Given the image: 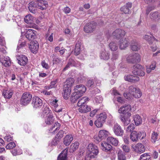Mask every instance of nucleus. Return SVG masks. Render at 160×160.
I'll use <instances>...</instances> for the list:
<instances>
[{
    "label": "nucleus",
    "instance_id": "1",
    "mask_svg": "<svg viewBox=\"0 0 160 160\" xmlns=\"http://www.w3.org/2000/svg\"><path fill=\"white\" fill-rule=\"evenodd\" d=\"M128 93H124L123 95L128 99H131L134 97L138 98L142 95V92L140 89L135 88L134 86H131L128 88Z\"/></svg>",
    "mask_w": 160,
    "mask_h": 160
},
{
    "label": "nucleus",
    "instance_id": "2",
    "mask_svg": "<svg viewBox=\"0 0 160 160\" xmlns=\"http://www.w3.org/2000/svg\"><path fill=\"white\" fill-rule=\"evenodd\" d=\"M144 132H138L134 131L130 135V139L133 142H137L138 139H142L145 137Z\"/></svg>",
    "mask_w": 160,
    "mask_h": 160
},
{
    "label": "nucleus",
    "instance_id": "3",
    "mask_svg": "<svg viewBox=\"0 0 160 160\" xmlns=\"http://www.w3.org/2000/svg\"><path fill=\"white\" fill-rule=\"evenodd\" d=\"M32 95L29 92L24 93L22 96L20 102L22 105H26L31 102L32 98Z\"/></svg>",
    "mask_w": 160,
    "mask_h": 160
},
{
    "label": "nucleus",
    "instance_id": "4",
    "mask_svg": "<svg viewBox=\"0 0 160 160\" xmlns=\"http://www.w3.org/2000/svg\"><path fill=\"white\" fill-rule=\"evenodd\" d=\"M132 73L136 75L143 76L145 74L143 68L139 64H136L133 67Z\"/></svg>",
    "mask_w": 160,
    "mask_h": 160
},
{
    "label": "nucleus",
    "instance_id": "5",
    "mask_svg": "<svg viewBox=\"0 0 160 160\" xmlns=\"http://www.w3.org/2000/svg\"><path fill=\"white\" fill-rule=\"evenodd\" d=\"M88 155H90L92 157H94L98 153L99 150L98 147L95 145L90 143L87 148Z\"/></svg>",
    "mask_w": 160,
    "mask_h": 160
},
{
    "label": "nucleus",
    "instance_id": "6",
    "mask_svg": "<svg viewBox=\"0 0 160 160\" xmlns=\"http://www.w3.org/2000/svg\"><path fill=\"white\" fill-rule=\"evenodd\" d=\"M97 26V23L93 21L87 23L84 28V30L86 33L93 32L95 30Z\"/></svg>",
    "mask_w": 160,
    "mask_h": 160
},
{
    "label": "nucleus",
    "instance_id": "7",
    "mask_svg": "<svg viewBox=\"0 0 160 160\" xmlns=\"http://www.w3.org/2000/svg\"><path fill=\"white\" fill-rule=\"evenodd\" d=\"M131 110V106L130 105H125L121 107L118 110V112L119 113L127 114L128 117H130L131 115L130 112Z\"/></svg>",
    "mask_w": 160,
    "mask_h": 160
},
{
    "label": "nucleus",
    "instance_id": "8",
    "mask_svg": "<svg viewBox=\"0 0 160 160\" xmlns=\"http://www.w3.org/2000/svg\"><path fill=\"white\" fill-rule=\"evenodd\" d=\"M126 32L125 31L121 29H117L112 33L113 37L117 39H121L125 36Z\"/></svg>",
    "mask_w": 160,
    "mask_h": 160
},
{
    "label": "nucleus",
    "instance_id": "9",
    "mask_svg": "<svg viewBox=\"0 0 160 160\" xmlns=\"http://www.w3.org/2000/svg\"><path fill=\"white\" fill-rule=\"evenodd\" d=\"M32 104L35 108H40L42 105V101L38 97H34L32 99Z\"/></svg>",
    "mask_w": 160,
    "mask_h": 160
},
{
    "label": "nucleus",
    "instance_id": "10",
    "mask_svg": "<svg viewBox=\"0 0 160 160\" xmlns=\"http://www.w3.org/2000/svg\"><path fill=\"white\" fill-rule=\"evenodd\" d=\"M29 48L32 52L33 53H36L39 48L38 42L36 41H32Z\"/></svg>",
    "mask_w": 160,
    "mask_h": 160
},
{
    "label": "nucleus",
    "instance_id": "11",
    "mask_svg": "<svg viewBox=\"0 0 160 160\" xmlns=\"http://www.w3.org/2000/svg\"><path fill=\"white\" fill-rule=\"evenodd\" d=\"M36 31L33 29H28L25 33L26 38L29 40L34 39L36 37Z\"/></svg>",
    "mask_w": 160,
    "mask_h": 160
},
{
    "label": "nucleus",
    "instance_id": "12",
    "mask_svg": "<svg viewBox=\"0 0 160 160\" xmlns=\"http://www.w3.org/2000/svg\"><path fill=\"white\" fill-rule=\"evenodd\" d=\"M17 59L18 63L21 66H25L27 64L28 62L27 58L23 55L17 56Z\"/></svg>",
    "mask_w": 160,
    "mask_h": 160
},
{
    "label": "nucleus",
    "instance_id": "13",
    "mask_svg": "<svg viewBox=\"0 0 160 160\" xmlns=\"http://www.w3.org/2000/svg\"><path fill=\"white\" fill-rule=\"evenodd\" d=\"M113 131L115 134L118 136H122L123 133V130L122 129L121 126L117 123L114 125Z\"/></svg>",
    "mask_w": 160,
    "mask_h": 160
},
{
    "label": "nucleus",
    "instance_id": "14",
    "mask_svg": "<svg viewBox=\"0 0 160 160\" xmlns=\"http://www.w3.org/2000/svg\"><path fill=\"white\" fill-rule=\"evenodd\" d=\"M124 79L126 81L133 83L136 82L139 80V77L136 75H128L124 77Z\"/></svg>",
    "mask_w": 160,
    "mask_h": 160
},
{
    "label": "nucleus",
    "instance_id": "15",
    "mask_svg": "<svg viewBox=\"0 0 160 160\" xmlns=\"http://www.w3.org/2000/svg\"><path fill=\"white\" fill-rule=\"evenodd\" d=\"M28 8L30 12L32 13L35 14L37 12V5L36 1H32L29 3Z\"/></svg>",
    "mask_w": 160,
    "mask_h": 160
},
{
    "label": "nucleus",
    "instance_id": "16",
    "mask_svg": "<svg viewBox=\"0 0 160 160\" xmlns=\"http://www.w3.org/2000/svg\"><path fill=\"white\" fill-rule=\"evenodd\" d=\"M133 150L137 153H141L145 151L144 146L142 143H138L132 147Z\"/></svg>",
    "mask_w": 160,
    "mask_h": 160
},
{
    "label": "nucleus",
    "instance_id": "17",
    "mask_svg": "<svg viewBox=\"0 0 160 160\" xmlns=\"http://www.w3.org/2000/svg\"><path fill=\"white\" fill-rule=\"evenodd\" d=\"M37 7L42 10L45 9L48 6V2L43 0H36Z\"/></svg>",
    "mask_w": 160,
    "mask_h": 160
},
{
    "label": "nucleus",
    "instance_id": "18",
    "mask_svg": "<svg viewBox=\"0 0 160 160\" xmlns=\"http://www.w3.org/2000/svg\"><path fill=\"white\" fill-rule=\"evenodd\" d=\"M75 92L81 94L82 96L86 90V88L83 85H77L74 88Z\"/></svg>",
    "mask_w": 160,
    "mask_h": 160
},
{
    "label": "nucleus",
    "instance_id": "19",
    "mask_svg": "<svg viewBox=\"0 0 160 160\" xmlns=\"http://www.w3.org/2000/svg\"><path fill=\"white\" fill-rule=\"evenodd\" d=\"M129 41L128 39L123 38L119 41V47L121 49H123L128 46Z\"/></svg>",
    "mask_w": 160,
    "mask_h": 160
},
{
    "label": "nucleus",
    "instance_id": "20",
    "mask_svg": "<svg viewBox=\"0 0 160 160\" xmlns=\"http://www.w3.org/2000/svg\"><path fill=\"white\" fill-rule=\"evenodd\" d=\"M110 53L105 49L102 50L100 53V57L101 59L107 60L110 58Z\"/></svg>",
    "mask_w": 160,
    "mask_h": 160
},
{
    "label": "nucleus",
    "instance_id": "21",
    "mask_svg": "<svg viewBox=\"0 0 160 160\" xmlns=\"http://www.w3.org/2000/svg\"><path fill=\"white\" fill-rule=\"evenodd\" d=\"M132 6V3L128 2L125 5L122 7L120 8V10L125 14H129L130 9L131 8Z\"/></svg>",
    "mask_w": 160,
    "mask_h": 160
},
{
    "label": "nucleus",
    "instance_id": "22",
    "mask_svg": "<svg viewBox=\"0 0 160 160\" xmlns=\"http://www.w3.org/2000/svg\"><path fill=\"white\" fill-rule=\"evenodd\" d=\"M0 61L2 65L6 67H9L11 65L10 59L8 56L4 57L3 60L0 59Z\"/></svg>",
    "mask_w": 160,
    "mask_h": 160
},
{
    "label": "nucleus",
    "instance_id": "23",
    "mask_svg": "<svg viewBox=\"0 0 160 160\" xmlns=\"http://www.w3.org/2000/svg\"><path fill=\"white\" fill-rule=\"evenodd\" d=\"M102 149L104 151L108 152L112 149V146L107 142H102L101 143Z\"/></svg>",
    "mask_w": 160,
    "mask_h": 160
},
{
    "label": "nucleus",
    "instance_id": "24",
    "mask_svg": "<svg viewBox=\"0 0 160 160\" xmlns=\"http://www.w3.org/2000/svg\"><path fill=\"white\" fill-rule=\"evenodd\" d=\"M73 139V138L71 135H67L64 138L63 143L66 146H68Z\"/></svg>",
    "mask_w": 160,
    "mask_h": 160
},
{
    "label": "nucleus",
    "instance_id": "25",
    "mask_svg": "<svg viewBox=\"0 0 160 160\" xmlns=\"http://www.w3.org/2000/svg\"><path fill=\"white\" fill-rule=\"evenodd\" d=\"M13 91L11 89L4 90L3 92V95L6 98L9 99L13 94Z\"/></svg>",
    "mask_w": 160,
    "mask_h": 160
},
{
    "label": "nucleus",
    "instance_id": "26",
    "mask_svg": "<svg viewBox=\"0 0 160 160\" xmlns=\"http://www.w3.org/2000/svg\"><path fill=\"white\" fill-rule=\"evenodd\" d=\"M68 149L66 148L59 154L58 158V160H66Z\"/></svg>",
    "mask_w": 160,
    "mask_h": 160
},
{
    "label": "nucleus",
    "instance_id": "27",
    "mask_svg": "<svg viewBox=\"0 0 160 160\" xmlns=\"http://www.w3.org/2000/svg\"><path fill=\"white\" fill-rule=\"evenodd\" d=\"M131 49L133 51H138L140 49V46L135 40H132L131 42Z\"/></svg>",
    "mask_w": 160,
    "mask_h": 160
},
{
    "label": "nucleus",
    "instance_id": "28",
    "mask_svg": "<svg viewBox=\"0 0 160 160\" xmlns=\"http://www.w3.org/2000/svg\"><path fill=\"white\" fill-rule=\"evenodd\" d=\"M144 39L147 41L150 44H152L153 43L155 42H158V40L154 37H152L148 35H145L144 37Z\"/></svg>",
    "mask_w": 160,
    "mask_h": 160
},
{
    "label": "nucleus",
    "instance_id": "29",
    "mask_svg": "<svg viewBox=\"0 0 160 160\" xmlns=\"http://www.w3.org/2000/svg\"><path fill=\"white\" fill-rule=\"evenodd\" d=\"M82 96L80 94L75 92L72 94L70 98L71 101L72 102L74 103L79 98Z\"/></svg>",
    "mask_w": 160,
    "mask_h": 160
},
{
    "label": "nucleus",
    "instance_id": "30",
    "mask_svg": "<svg viewBox=\"0 0 160 160\" xmlns=\"http://www.w3.org/2000/svg\"><path fill=\"white\" fill-rule=\"evenodd\" d=\"M78 111L81 113H86L91 111V108L86 104L80 106Z\"/></svg>",
    "mask_w": 160,
    "mask_h": 160
},
{
    "label": "nucleus",
    "instance_id": "31",
    "mask_svg": "<svg viewBox=\"0 0 160 160\" xmlns=\"http://www.w3.org/2000/svg\"><path fill=\"white\" fill-rule=\"evenodd\" d=\"M63 98L65 99H67L70 97L71 89L64 87L63 88Z\"/></svg>",
    "mask_w": 160,
    "mask_h": 160
},
{
    "label": "nucleus",
    "instance_id": "32",
    "mask_svg": "<svg viewBox=\"0 0 160 160\" xmlns=\"http://www.w3.org/2000/svg\"><path fill=\"white\" fill-rule=\"evenodd\" d=\"M60 126V124L59 123L56 122L50 128L49 131L54 134L56 132V131L59 129Z\"/></svg>",
    "mask_w": 160,
    "mask_h": 160
},
{
    "label": "nucleus",
    "instance_id": "33",
    "mask_svg": "<svg viewBox=\"0 0 160 160\" xmlns=\"http://www.w3.org/2000/svg\"><path fill=\"white\" fill-rule=\"evenodd\" d=\"M108 142L110 143L115 146H117L118 144V141L117 139L112 137H108L107 139Z\"/></svg>",
    "mask_w": 160,
    "mask_h": 160
},
{
    "label": "nucleus",
    "instance_id": "34",
    "mask_svg": "<svg viewBox=\"0 0 160 160\" xmlns=\"http://www.w3.org/2000/svg\"><path fill=\"white\" fill-rule=\"evenodd\" d=\"M109 46L110 49L113 51H116L118 48L117 42L116 41L111 42L109 44Z\"/></svg>",
    "mask_w": 160,
    "mask_h": 160
},
{
    "label": "nucleus",
    "instance_id": "35",
    "mask_svg": "<svg viewBox=\"0 0 160 160\" xmlns=\"http://www.w3.org/2000/svg\"><path fill=\"white\" fill-rule=\"evenodd\" d=\"M74 80L73 78H69L67 80L66 83L64 85V87L71 89V87L74 84Z\"/></svg>",
    "mask_w": 160,
    "mask_h": 160
},
{
    "label": "nucleus",
    "instance_id": "36",
    "mask_svg": "<svg viewBox=\"0 0 160 160\" xmlns=\"http://www.w3.org/2000/svg\"><path fill=\"white\" fill-rule=\"evenodd\" d=\"M89 98L87 97H84L79 99L78 103V106H81L84 105L85 103H87L89 101Z\"/></svg>",
    "mask_w": 160,
    "mask_h": 160
},
{
    "label": "nucleus",
    "instance_id": "37",
    "mask_svg": "<svg viewBox=\"0 0 160 160\" xmlns=\"http://www.w3.org/2000/svg\"><path fill=\"white\" fill-rule=\"evenodd\" d=\"M54 117L53 114L48 115L45 120L46 124L48 125H50L52 124L54 121Z\"/></svg>",
    "mask_w": 160,
    "mask_h": 160
},
{
    "label": "nucleus",
    "instance_id": "38",
    "mask_svg": "<svg viewBox=\"0 0 160 160\" xmlns=\"http://www.w3.org/2000/svg\"><path fill=\"white\" fill-rule=\"evenodd\" d=\"M157 62L155 61L152 62L151 65L149 67H147L146 68L147 72L148 73H150L152 71L155 69L156 66Z\"/></svg>",
    "mask_w": 160,
    "mask_h": 160
},
{
    "label": "nucleus",
    "instance_id": "39",
    "mask_svg": "<svg viewBox=\"0 0 160 160\" xmlns=\"http://www.w3.org/2000/svg\"><path fill=\"white\" fill-rule=\"evenodd\" d=\"M127 60L129 63H136L135 57H134V53L130 54L127 57Z\"/></svg>",
    "mask_w": 160,
    "mask_h": 160
},
{
    "label": "nucleus",
    "instance_id": "40",
    "mask_svg": "<svg viewBox=\"0 0 160 160\" xmlns=\"http://www.w3.org/2000/svg\"><path fill=\"white\" fill-rule=\"evenodd\" d=\"M79 143L78 142H75L72 143L70 147L69 151L70 152H73L78 148Z\"/></svg>",
    "mask_w": 160,
    "mask_h": 160
},
{
    "label": "nucleus",
    "instance_id": "41",
    "mask_svg": "<svg viewBox=\"0 0 160 160\" xmlns=\"http://www.w3.org/2000/svg\"><path fill=\"white\" fill-rule=\"evenodd\" d=\"M134 122L136 126L142 123V121L141 117L138 115L134 116L133 117Z\"/></svg>",
    "mask_w": 160,
    "mask_h": 160
},
{
    "label": "nucleus",
    "instance_id": "42",
    "mask_svg": "<svg viewBox=\"0 0 160 160\" xmlns=\"http://www.w3.org/2000/svg\"><path fill=\"white\" fill-rule=\"evenodd\" d=\"M138 160H151V157L149 154L144 153L141 155Z\"/></svg>",
    "mask_w": 160,
    "mask_h": 160
},
{
    "label": "nucleus",
    "instance_id": "43",
    "mask_svg": "<svg viewBox=\"0 0 160 160\" xmlns=\"http://www.w3.org/2000/svg\"><path fill=\"white\" fill-rule=\"evenodd\" d=\"M118 160H126V158L124 153L121 150H119L118 153Z\"/></svg>",
    "mask_w": 160,
    "mask_h": 160
},
{
    "label": "nucleus",
    "instance_id": "44",
    "mask_svg": "<svg viewBox=\"0 0 160 160\" xmlns=\"http://www.w3.org/2000/svg\"><path fill=\"white\" fill-rule=\"evenodd\" d=\"M107 118V115L105 112L100 113L99 115V117L98 118V121L99 120L102 122H104L106 119Z\"/></svg>",
    "mask_w": 160,
    "mask_h": 160
},
{
    "label": "nucleus",
    "instance_id": "45",
    "mask_svg": "<svg viewBox=\"0 0 160 160\" xmlns=\"http://www.w3.org/2000/svg\"><path fill=\"white\" fill-rule=\"evenodd\" d=\"M150 18L151 19L155 20L158 18L160 19V15L159 13L158 12H151L150 14Z\"/></svg>",
    "mask_w": 160,
    "mask_h": 160
},
{
    "label": "nucleus",
    "instance_id": "46",
    "mask_svg": "<svg viewBox=\"0 0 160 160\" xmlns=\"http://www.w3.org/2000/svg\"><path fill=\"white\" fill-rule=\"evenodd\" d=\"M108 132L105 130H100L99 132L98 135L99 137L103 139L106 138L108 135Z\"/></svg>",
    "mask_w": 160,
    "mask_h": 160
},
{
    "label": "nucleus",
    "instance_id": "47",
    "mask_svg": "<svg viewBox=\"0 0 160 160\" xmlns=\"http://www.w3.org/2000/svg\"><path fill=\"white\" fill-rule=\"evenodd\" d=\"M81 44L80 43H76L74 51L75 55H78L80 53L81 51Z\"/></svg>",
    "mask_w": 160,
    "mask_h": 160
},
{
    "label": "nucleus",
    "instance_id": "48",
    "mask_svg": "<svg viewBox=\"0 0 160 160\" xmlns=\"http://www.w3.org/2000/svg\"><path fill=\"white\" fill-rule=\"evenodd\" d=\"M53 64H57L61 61L60 59L57 56L56 54H53L52 55Z\"/></svg>",
    "mask_w": 160,
    "mask_h": 160
},
{
    "label": "nucleus",
    "instance_id": "49",
    "mask_svg": "<svg viewBox=\"0 0 160 160\" xmlns=\"http://www.w3.org/2000/svg\"><path fill=\"white\" fill-rule=\"evenodd\" d=\"M33 18L30 15H26L24 18V21L27 23H31L32 22Z\"/></svg>",
    "mask_w": 160,
    "mask_h": 160
},
{
    "label": "nucleus",
    "instance_id": "50",
    "mask_svg": "<svg viewBox=\"0 0 160 160\" xmlns=\"http://www.w3.org/2000/svg\"><path fill=\"white\" fill-rule=\"evenodd\" d=\"M158 134L157 132H154L152 134L151 139L152 142H155L158 139Z\"/></svg>",
    "mask_w": 160,
    "mask_h": 160
},
{
    "label": "nucleus",
    "instance_id": "51",
    "mask_svg": "<svg viewBox=\"0 0 160 160\" xmlns=\"http://www.w3.org/2000/svg\"><path fill=\"white\" fill-rule=\"evenodd\" d=\"M135 128V126L133 124L129 125L126 128V131L127 132H132L133 131L134 129Z\"/></svg>",
    "mask_w": 160,
    "mask_h": 160
},
{
    "label": "nucleus",
    "instance_id": "52",
    "mask_svg": "<svg viewBox=\"0 0 160 160\" xmlns=\"http://www.w3.org/2000/svg\"><path fill=\"white\" fill-rule=\"evenodd\" d=\"M16 145L14 142H11L8 144L6 146V148L7 149H12L15 147Z\"/></svg>",
    "mask_w": 160,
    "mask_h": 160
},
{
    "label": "nucleus",
    "instance_id": "53",
    "mask_svg": "<svg viewBox=\"0 0 160 160\" xmlns=\"http://www.w3.org/2000/svg\"><path fill=\"white\" fill-rule=\"evenodd\" d=\"M43 112L45 114H46L48 116L50 114H52V112L50 109L47 107H45L43 109Z\"/></svg>",
    "mask_w": 160,
    "mask_h": 160
},
{
    "label": "nucleus",
    "instance_id": "54",
    "mask_svg": "<svg viewBox=\"0 0 160 160\" xmlns=\"http://www.w3.org/2000/svg\"><path fill=\"white\" fill-rule=\"evenodd\" d=\"M64 132L63 130H60L56 136V138L58 139H61L63 137Z\"/></svg>",
    "mask_w": 160,
    "mask_h": 160
},
{
    "label": "nucleus",
    "instance_id": "55",
    "mask_svg": "<svg viewBox=\"0 0 160 160\" xmlns=\"http://www.w3.org/2000/svg\"><path fill=\"white\" fill-rule=\"evenodd\" d=\"M54 111L55 112H62L63 111H64V109L62 108V106H57L56 108L54 109Z\"/></svg>",
    "mask_w": 160,
    "mask_h": 160
},
{
    "label": "nucleus",
    "instance_id": "56",
    "mask_svg": "<svg viewBox=\"0 0 160 160\" xmlns=\"http://www.w3.org/2000/svg\"><path fill=\"white\" fill-rule=\"evenodd\" d=\"M104 122H102L100 121L99 120L98 121V120L97 119L95 122L94 124L98 128L101 127L102 126Z\"/></svg>",
    "mask_w": 160,
    "mask_h": 160
},
{
    "label": "nucleus",
    "instance_id": "57",
    "mask_svg": "<svg viewBox=\"0 0 160 160\" xmlns=\"http://www.w3.org/2000/svg\"><path fill=\"white\" fill-rule=\"evenodd\" d=\"M122 148L123 151L126 152H128L130 151V148L127 145H122Z\"/></svg>",
    "mask_w": 160,
    "mask_h": 160
},
{
    "label": "nucleus",
    "instance_id": "58",
    "mask_svg": "<svg viewBox=\"0 0 160 160\" xmlns=\"http://www.w3.org/2000/svg\"><path fill=\"white\" fill-rule=\"evenodd\" d=\"M95 102L98 103H100L102 101V98L100 96H97L94 99Z\"/></svg>",
    "mask_w": 160,
    "mask_h": 160
},
{
    "label": "nucleus",
    "instance_id": "59",
    "mask_svg": "<svg viewBox=\"0 0 160 160\" xmlns=\"http://www.w3.org/2000/svg\"><path fill=\"white\" fill-rule=\"evenodd\" d=\"M134 57H135V59L136 63L139 62L141 60V57L140 55L137 53H134Z\"/></svg>",
    "mask_w": 160,
    "mask_h": 160
},
{
    "label": "nucleus",
    "instance_id": "60",
    "mask_svg": "<svg viewBox=\"0 0 160 160\" xmlns=\"http://www.w3.org/2000/svg\"><path fill=\"white\" fill-rule=\"evenodd\" d=\"M75 61L72 58H69L68 61V63L70 65L71 67L74 66L75 65Z\"/></svg>",
    "mask_w": 160,
    "mask_h": 160
},
{
    "label": "nucleus",
    "instance_id": "61",
    "mask_svg": "<svg viewBox=\"0 0 160 160\" xmlns=\"http://www.w3.org/2000/svg\"><path fill=\"white\" fill-rule=\"evenodd\" d=\"M119 56V54L118 53L116 52L113 53L112 56V59L113 60H116L118 59Z\"/></svg>",
    "mask_w": 160,
    "mask_h": 160
},
{
    "label": "nucleus",
    "instance_id": "62",
    "mask_svg": "<svg viewBox=\"0 0 160 160\" xmlns=\"http://www.w3.org/2000/svg\"><path fill=\"white\" fill-rule=\"evenodd\" d=\"M4 139L5 140L8 142H10L12 140V137H11L10 135H8L5 136Z\"/></svg>",
    "mask_w": 160,
    "mask_h": 160
},
{
    "label": "nucleus",
    "instance_id": "63",
    "mask_svg": "<svg viewBox=\"0 0 160 160\" xmlns=\"http://www.w3.org/2000/svg\"><path fill=\"white\" fill-rule=\"evenodd\" d=\"M102 139L99 137V135H98V136L95 137L94 138V140L95 143H98L99 142H100Z\"/></svg>",
    "mask_w": 160,
    "mask_h": 160
},
{
    "label": "nucleus",
    "instance_id": "64",
    "mask_svg": "<svg viewBox=\"0 0 160 160\" xmlns=\"http://www.w3.org/2000/svg\"><path fill=\"white\" fill-rule=\"evenodd\" d=\"M58 101V100L56 99H55V100H53L52 102H51L50 104L51 105L53 106L55 108L57 106H58V105L57 103Z\"/></svg>",
    "mask_w": 160,
    "mask_h": 160
}]
</instances>
